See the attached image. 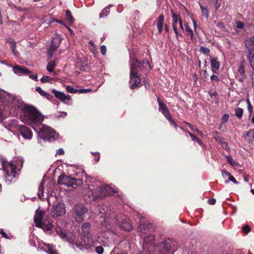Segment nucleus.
<instances>
[{"label": "nucleus", "mask_w": 254, "mask_h": 254, "mask_svg": "<svg viewBox=\"0 0 254 254\" xmlns=\"http://www.w3.org/2000/svg\"><path fill=\"white\" fill-rule=\"evenodd\" d=\"M84 190L89 196H93V199H97L98 193H99V197H102L107 195H113L117 192L115 189L108 185H104L96 188L93 185H89Z\"/></svg>", "instance_id": "obj_1"}, {"label": "nucleus", "mask_w": 254, "mask_h": 254, "mask_svg": "<svg viewBox=\"0 0 254 254\" xmlns=\"http://www.w3.org/2000/svg\"><path fill=\"white\" fill-rule=\"evenodd\" d=\"M24 117L22 121L26 124H40L44 120L43 116L33 106L25 108Z\"/></svg>", "instance_id": "obj_2"}, {"label": "nucleus", "mask_w": 254, "mask_h": 254, "mask_svg": "<svg viewBox=\"0 0 254 254\" xmlns=\"http://www.w3.org/2000/svg\"><path fill=\"white\" fill-rule=\"evenodd\" d=\"M142 65L143 63L137 60H134L131 62L129 84L130 88L132 89L138 87L140 84V78L138 74V72L141 69Z\"/></svg>", "instance_id": "obj_3"}, {"label": "nucleus", "mask_w": 254, "mask_h": 254, "mask_svg": "<svg viewBox=\"0 0 254 254\" xmlns=\"http://www.w3.org/2000/svg\"><path fill=\"white\" fill-rule=\"evenodd\" d=\"M45 212L44 210L38 209L35 212L34 216V222L36 226L38 227L41 228L45 231H51L54 227V225L50 219H45Z\"/></svg>", "instance_id": "obj_4"}, {"label": "nucleus", "mask_w": 254, "mask_h": 254, "mask_svg": "<svg viewBox=\"0 0 254 254\" xmlns=\"http://www.w3.org/2000/svg\"><path fill=\"white\" fill-rule=\"evenodd\" d=\"M4 98L5 101V107L7 108L9 110L14 111L16 108H22L23 102L22 100L14 95H11L9 93H6L4 96H1Z\"/></svg>", "instance_id": "obj_5"}, {"label": "nucleus", "mask_w": 254, "mask_h": 254, "mask_svg": "<svg viewBox=\"0 0 254 254\" xmlns=\"http://www.w3.org/2000/svg\"><path fill=\"white\" fill-rule=\"evenodd\" d=\"M58 183L68 187L74 188L75 186H80L82 184V181L81 179H75L74 178L62 174L59 176Z\"/></svg>", "instance_id": "obj_6"}, {"label": "nucleus", "mask_w": 254, "mask_h": 254, "mask_svg": "<svg viewBox=\"0 0 254 254\" xmlns=\"http://www.w3.org/2000/svg\"><path fill=\"white\" fill-rule=\"evenodd\" d=\"M39 136L44 140L53 141L58 137L56 131L49 126L43 125L42 128L38 132Z\"/></svg>", "instance_id": "obj_7"}, {"label": "nucleus", "mask_w": 254, "mask_h": 254, "mask_svg": "<svg viewBox=\"0 0 254 254\" xmlns=\"http://www.w3.org/2000/svg\"><path fill=\"white\" fill-rule=\"evenodd\" d=\"M87 211V209L83 204H77L73 208V217L76 221L82 222L85 218V215Z\"/></svg>", "instance_id": "obj_8"}, {"label": "nucleus", "mask_w": 254, "mask_h": 254, "mask_svg": "<svg viewBox=\"0 0 254 254\" xmlns=\"http://www.w3.org/2000/svg\"><path fill=\"white\" fill-rule=\"evenodd\" d=\"M1 163L2 168L5 173V177L12 176L15 177L16 176V165L13 161L8 162L6 160L1 159Z\"/></svg>", "instance_id": "obj_9"}, {"label": "nucleus", "mask_w": 254, "mask_h": 254, "mask_svg": "<svg viewBox=\"0 0 254 254\" xmlns=\"http://www.w3.org/2000/svg\"><path fill=\"white\" fill-rule=\"evenodd\" d=\"M116 225L121 229L125 231H130L132 227L130 220L126 215L118 216L116 220Z\"/></svg>", "instance_id": "obj_10"}, {"label": "nucleus", "mask_w": 254, "mask_h": 254, "mask_svg": "<svg viewBox=\"0 0 254 254\" xmlns=\"http://www.w3.org/2000/svg\"><path fill=\"white\" fill-rule=\"evenodd\" d=\"M154 240L155 237L152 235H150L144 238L142 246L144 251L152 253L155 251Z\"/></svg>", "instance_id": "obj_11"}, {"label": "nucleus", "mask_w": 254, "mask_h": 254, "mask_svg": "<svg viewBox=\"0 0 254 254\" xmlns=\"http://www.w3.org/2000/svg\"><path fill=\"white\" fill-rule=\"evenodd\" d=\"M175 249L172 247L170 240L164 241L162 244V248L160 254H173Z\"/></svg>", "instance_id": "obj_12"}, {"label": "nucleus", "mask_w": 254, "mask_h": 254, "mask_svg": "<svg viewBox=\"0 0 254 254\" xmlns=\"http://www.w3.org/2000/svg\"><path fill=\"white\" fill-rule=\"evenodd\" d=\"M65 212V211L64 204L58 203L53 208L51 214L53 217H56L64 215Z\"/></svg>", "instance_id": "obj_13"}, {"label": "nucleus", "mask_w": 254, "mask_h": 254, "mask_svg": "<svg viewBox=\"0 0 254 254\" xmlns=\"http://www.w3.org/2000/svg\"><path fill=\"white\" fill-rule=\"evenodd\" d=\"M19 130L22 136L26 139H31L32 133L30 129L26 126H20L18 127Z\"/></svg>", "instance_id": "obj_14"}, {"label": "nucleus", "mask_w": 254, "mask_h": 254, "mask_svg": "<svg viewBox=\"0 0 254 254\" xmlns=\"http://www.w3.org/2000/svg\"><path fill=\"white\" fill-rule=\"evenodd\" d=\"M12 67L13 72L19 75H29L31 73V71L27 68L20 65H15Z\"/></svg>", "instance_id": "obj_15"}, {"label": "nucleus", "mask_w": 254, "mask_h": 254, "mask_svg": "<svg viewBox=\"0 0 254 254\" xmlns=\"http://www.w3.org/2000/svg\"><path fill=\"white\" fill-rule=\"evenodd\" d=\"M52 92L54 94L55 97L60 100L62 102H64L65 101H69L71 99L70 96L68 95H65L63 92L58 91L56 89H53Z\"/></svg>", "instance_id": "obj_16"}, {"label": "nucleus", "mask_w": 254, "mask_h": 254, "mask_svg": "<svg viewBox=\"0 0 254 254\" xmlns=\"http://www.w3.org/2000/svg\"><path fill=\"white\" fill-rule=\"evenodd\" d=\"M158 102L159 104V111L163 114L166 118L171 116L166 105L159 99H158Z\"/></svg>", "instance_id": "obj_17"}, {"label": "nucleus", "mask_w": 254, "mask_h": 254, "mask_svg": "<svg viewBox=\"0 0 254 254\" xmlns=\"http://www.w3.org/2000/svg\"><path fill=\"white\" fill-rule=\"evenodd\" d=\"M210 66L212 72L214 73H217L219 69L220 64L217 58H213L210 60Z\"/></svg>", "instance_id": "obj_18"}, {"label": "nucleus", "mask_w": 254, "mask_h": 254, "mask_svg": "<svg viewBox=\"0 0 254 254\" xmlns=\"http://www.w3.org/2000/svg\"><path fill=\"white\" fill-rule=\"evenodd\" d=\"M17 121L16 120H9L6 122L4 126L5 128H7L10 131H12V129L18 128L17 126Z\"/></svg>", "instance_id": "obj_19"}, {"label": "nucleus", "mask_w": 254, "mask_h": 254, "mask_svg": "<svg viewBox=\"0 0 254 254\" xmlns=\"http://www.w3.org/2000/svg\"><path fill=\"white\" fill-rule=\"evenodd\" d=\"M90 227V223L87 222L84 223L81 226L79 232L84 236H87L88 237V235L89 234Z\"/></svg>", "instance_id": "obj_20"}, {"label": "nucleus", "mask_w": 254, "mask_h": 254, "mask_svg": "<svg viewBox=\"0 0 254 254\" xmlns=\"http://www.w3.org/2000/svg\"><path fill=\"white\" fill-rule=\"evenodd\" d=\"M245 137L249 142L254 144V129H252L248 131Z\"/></svg>", "instance_id": "obj_21"}, {"label": "nucleus", "mask_w": 254, "mask_h": 254, "mask_svg": "<svg viewBox=\"0 0 254 254\" xmlns=\"http://www.w3.org/2000/svg\"><path fill=\"white\" fill-rule=\"evenodd\" d=\"M164 22V16L163 15H160L158 19L157 22V27L158 30V33H161L163 29V24Z\"/></svg>", "instance_id": "obj_22"}, {"label": "nucleus", "mask_w": 254, "mask_h": 254, "mask_svg": "<svg viewBox=\"0 0 254 254\" xmlns=\"http://www.w3.org/2000/svg\"><path fill=\"white\" fill-rule=\"evenodd\" d=\"M45 248H44L45 251L49 254H58L57 251L55 250L53 246L49 244H44Z\"/></svg>", "instance_id": "obj_23"}, {"label": "nucleus", "mask_w": 254, "mask_h": 254, "mask_svg": "<svg viewBox=\"0 0 254 254\" xmlns=\"http://www.w3.org/2000/svg\"><path fill=\"white\" fill-rule=\"evenodd\" d=\"M248 59L252 67L254 66V49L251 48L248 51Z\"/></svg>", "instance_id": "obj_24"}, {"label": "nucleus", "mask_w": 254, "mask_h": 254, "mask_svg": "<svg viewBox=\"0 0 254 254\" xmlns=\"http://www.w3.org/2000/svg\"><path fill=\"white\" fill-rule=\"evenodd\" d=\"M5 101H4V98L2 97H0V122L3 120V108H5Z\"/></svg>", "instance_id": "obj_25"}, {"label": "nucleus", "mask_w": 254, "mask_h": 254, "mask_svg": "<svg viewBox=\"0 0 254 254\" xmlns=\"http://www.w3.org/2000/svg\"><path fill=\"white\" fill-rule=\"evenodd\" d=\"M245 45L248 51L251 49V48L254 49V37L252 38L246 40L245 41Z\"/></svg>", "instance_id": "obj_26"}, {"label": "nucleus", "mask_w": 254, "mask_h": 254, "mask_svg": "<svg viewBox=\"0 0 254 254\" xmlns=\"http://www.w3.org/2000/svg\"><path fill=\"white\" fill-rule=\"evenodd\" d=\"M36 91L38 92L41 96L45 97L47 99H50V95L46 92L45 91L43 90L42 88L40 87H36Z\"/></svg>", "instance_id": "obj_27"}, {"label": "nucleus", "mask_w": 254, "mask_h": 254, "mask_svg": "<svg viewBox=\"0 0 254 254\" xmlns=\"http://www.w3.org/2000/svg\"><path fill=\"white\" fill-rule=\"evenodd\" d=\"M112 6V5H110L108 7H105L100 13V17L102 18L107 16L110 13L109 8Z\"/></svg>", "instance_id": "obj_28"}, {"label": "nucleus", "mask_w": 254, "mask_h": 254, "mask_svg": "<svg viewBox=\"0 0 254 254\" xmlns=\"http://www.w3.org/2000/svg\"><path fill=\"white\" fill-rule=\"evenodd\" d=\"M185 28H185V32H186V34L188 36H190V38L191 39H192L193 37V33L192 30L190 28L188 23L185 24Z\"/></svg>", "instance_id": "obj_29"}, {"label": "nucleus", "mask_w": 254, "mask_h": 254, "mask_svg": "<svg viewBox=\"0 0 254 254\" xmlns=\"http://www.w3.org/2000/svg\"><path fill=\"white\" fill-rule=\"evenodd\" d=\"M66 14V19L68 24L70 25L73 23V19L71 16L70 11L68 10H66L65 11Z\"/></svg>", "instance_id": "obj_30"}, {"label": "nucleus", "mask_w": 254, "mask_h": 254, "mask_svg": "<svg viewBox=\"0 0 254 254\" xmlns=\"http://www.w3.org/2000/svg\"><path fill=\"white\" fill-rule=\"evenodd\" d=\"M171 13H172V17L173 21V27L174 25H177L178 22H179V19H181L179 18L178 15L173 12V10H171Z\"/></svg>", "instance_id": "obj_31"}, {"label": "nucleus", "mask_w": 254, "mask_h": 254, "mask_svg": "<svg viewBox=\"0 0 254 254\" xmlns=\"http://www.w3.org/2000/svg\"><path fill=\"white\" fill-rule=\"evenodd\" d=\"M199 5L201 10L202 15L207 18L209 17L208 10L207 8L206 7L203 6L200 4Z\"/></svg>", "instance_id": "obj_32"}, {"label": "nucleus", "mask_w": 254, "mask_h": 254, "mask_svg": "<svg viewBox=\"0 0 254 254\" xmlns=\"http://www.w3.org/2000/svg\"><path fill=\"white\" fill-rule=\"evenodd\" d=\"M56 66L55 62L54 61L49 62L47 66V69L49 72H52Z\"/></svg>", "instance_id": "obj_33"}, {"label": "nucleus", "mask_w": 254, "mask_h": 254, "mask_svg": "<svg viewBox=\"0 0 254 254\" xmlns=\"http://www.w3.org/2000/svg\"><path fill=\"white\" fill-rule=\"evenodd\" d=\"M148 229L147 226L145 223H141L138 228V231L145 233Z\"/></svg>", "instance_id": "obj_34"}, {"label": "nucleus", "mask_w": 254, "mask_h": 254, "mask_svg": "<svg viewBox=\"0 0 254 254\" xmlns=\"http://www.w3.org/2000/svg\"><path fill=\"white\" fill-rule=\"evenodd\" d=\"M235 115L239 118L241 119L243 114V109L241 108H237L235 109Z\"/></svg>", "instance_id": "obj_35"}, {"label": "nucleus", "mask_w": 254, "mask_h": 254, "mask_svg": "<svg viewBox=\"0 0 254 254\" xmlns=\"http://www.w3.org/2000/svg\"><path fill=\"white\" fill-rule=\"evenodd\" d=\"M10 43L11 44V46H10V48L12 50L13 54L16 57L18 56V52L15 49V48H16V44H15V43L13 41H12V42H10Z\"/></svg>", "instance_id": "obj_36"}, {"label": "nucleus", "mask_w": 254, "mask_h": 254, "mask_svg": "<svg viewBox=\"0 0 254 254\" xmlns=\"http://www.w3.org/2000/svg\"><path fill=\"white\" fill-rule=\"evenodd\" d=\"M212 136L218 142H221L222 138L219 135L218 132L215 131L212 132Z\"/></svg>", "instance_id": "obj_37"}, {"label": "nucleus", "mask_w": 254, "mask_h": 254, "mask_svg": "<svg viewBox=\"0 0 254 254\" xmlns=\"http://www.w3.org/2000/svg\"><path fill=\"white\" fill-rule=\"evenodd\" d=\"M56 231L62 239H64L66 238L67 236L65 230L59 229V230L56 229Z\"/></svg>", "instance_id": "obj_38"}, {"label": "nucleus", "mask_w": 254, "mask_h": 254, "mask_svg": "<svg viewBox=\"0 0 254 254\" xmlns=\"http://www.w3.org/2000/svg\"><path fill=\"white\" fill-rule=\"evenodd\" d=\"M59 44L58 43H55L54 41H53L50 45V49H51L54 51H56L57 49L59 47Z\"/></svg>", "instance_id": "obj_39"}, {"label": "nucleus", "mask_w": 254, "mask_h": 254, "mask_svg": "<svg viewBox=\"0 0 254 254\" xmlns=\"http://www.w3.org/2000/svg\"><path fill=\"white\" fill-rule=\"evenodd\" d=\"M66 90L67 92L71 93H76L77 92V90L74 89L71 86H67Z\"/></svg>", "instance_id": "obj_40"}, {"label": "nucleus", "mask_w": 254, "mask_h": 254, "mask_svg": "<svg viewBox=\"0 0 254 254\" xmlns=\"http://www.w3.org/2000/svg\"><path fill=\"white\" fill-rule=\"evenodd\" d=\"M226 158L227 160L228 163L232 166H235L236 165V162L230 156H227Z\"/></svg>", "instance_id": "obj_41"}, {"label": "nucleus", "mask_w": 254, "mask_h": 254, "mask_svg": "<svg viewBox=\"0 0 254 254\" xmlns=\"http://www.w3.org/2000/svg\"><path fill=\"white\" fill-rule=\"evenodd\" d=\"M52 78L47 75H44L41 79V81L42 83H47L49 82Z\"/></svg>", "instance_id": "obj_42"}, {"label": "nucleus", "mask_w": 254, "mask_h": 254, "mask_svg": "<svg viewBox=\"0 0 254 254\" xmlns=\"http://www.w3.org/2000/svg\"><path fill=\"white\" fill-rule=\"evenodd\" d=\"M166 119L168 120V121L169 122L170 124L171 125L174 126L176 127H178V125L175 123L174 121L172 119L171 115L169 117H167Z\"/></svg>", "instance_id": "obj_43"}, {"label": "nucleus", "mask_w": 254, "mask_h": 254, "mask_svg": "<svg viewBox=\"0 0 254 254\" xmlns=\"http://www.w3.org/2000/svg\"><path fill=\"white\" fill-rule=\"evenodd\" d=\"M214 4L216 10H217L221 6V0H215L214 1Z\"/></svg>", "instance_id": "obj_44"}, {"label": "nucleus", "mask_w": 254, "mask_h": 254, "mask_svg": "<svg viewBox=\"0 0 254 254\" xmlns=\"http://www.w3.org/2000/svg\"><path fill=\"white\" fill-rule=\"evenodd\" d=\"M242 231L245 233H248L250 231V227L248 225L244 226L242 228Z\"/></svg>", "instance_id": "obj_45"}, {"label": "nucleus", "mask_w": 254, "mask_h": 254, "mask_svg": "<svg viewBox=\"0 0 254 254\" xmlns=\"http://www.w3.org/2000/svg\"><path fill=\"white\" fill-rule=\"evenodd\" d=\"M104 251L103 248L101 246H98L96 247V252L98 254H103Z\"/></svg>", "instance_id": "obj_46"}, {"label": "nucleus", "mask_w": 254, "mask_h": 254, "mask_svg": "<svg viewBox=\"0 0 254 254\" xmlns=\"http://www.w3.org/2000/svg\"><path fill=\"white\" fill-rule=\"evenodd\" d=\"M39 191L38 192V195L40 198H42L43 196V188L42 185L40 186L39 188Z\"/></svg>", "instance_id": "obj_47"}, {"label": "nucleus", "mask_w": 254, "mask_h": 254, "mask_svg": "<svg viewBox=\"0 0 254 254\" xmlns=\"http://www.w3.org/2000/svg\"><path fill=\"white\" fill-rule=\"evenodd\" d=\"M229 116L227 114H225L222 118L221 123L224 124L228 121Z\"/></svg>", "instance_id": "obj_48"}, {"label": "nucleus", "mask_w": 254, "mask_h": 254, "mask_svg": "<svg viewBox=\"0 0 254 254\" xmlns=\"http://www.w3.org/2000/svg\"><path fill=\"white\" fill-rule=\"evenodd\" d=\"M55 51L49 49L48 50V59H51L53 57V54Z\"/></svg>", "instance_id": "obj_49"}, {"label": "nucleus", "mask_w": 254, "mask_h": 254, "mask_svg": "<svg viewBox=\"0 0 254 254\" xmlns=\"http://www.w3.org/2000/svg\"><path fill=\"white\" fill-rule=\"evenodd\" d=\"M222 175L223 176V177H228V178H229L230 176L232 175L229 172H228L226 170H222Z\"/></svg>", "instance_id": "obj_50"}, {"label": "nucleus", "mask_w": 254, "mask_h": 254, "mask_svg": "<svg viewBox=\"0 0 254 254\" xmlns=\"http://www.w3.org/2000/svg\"><path fill=\"white\" fill-rule=\"evenodd\" d=\"M200 51L205 54H208L210 52L209 50L207 48L203 47H200Z\"/></svg>", "instance_id": "obj_51"}, {"label": "nucleus", "mask_w": 254, "mask_h": 254, "mask_svg": "<svg viewBox=\"0 0 254 254\" xmlns=\"http://www.w3.org/2000/svg\"><path fill=\"white\" fill-rule=\"evenodd\" d=\"M177 25H174L173 26V30L176 34V35L177 37H178L179 36H182L181 34H180L178 31V29H177Z\"/></svg>", "instance_id": "obj_52"}, {"label": "nucleus", "mask_w": 254, "mask_h": 254, "mask_svg": "<svg viewBox=\"0 0 254 254\" xmlns=\"http://www.w3.org/2000/svg\"><path fill=\"white\" fill-rule=\"evenodd\" d=\"M244 25L243 22L237 21L236 23V26L238 28L241 29L244 27Z\"/></svg>", "instance_id": "obj_53"}, {"label": "nucleus", "mask_w": 254, "mask_h": 254, "mask_svg": "<svg viewBox=\"0 0 254 254\" xmlns=\"http://www.w3.org/2000/svg\"><path fill=\"white\" fill-rule=\"evenodd\" d=\"M101 52L102 55H105L106 53V47L105 46H102L101 47Z\"/></svg>", "instance_id": "obj_54"}, {"label": "nucleus", "mask_w": 254, "mask_h": 254, "mask_svg": "<svg viewBox=\"0 0 254 254\" xmlns=\"http://www.w3.org/2000/svg\"><path fill=\"white\" fill-rule=\"evenodd\" d=\"M229 179L230 180V181L232 182L234 184H235L236 185L238 184V182L236 181V180L234 178V177L232 175L230 176V177L229 178Z\"/></svg>", "instance_id": "obj_55"}, {"label": "nucleus", "mask_w": 254, "mask_h": 254, "mask_svg": "<svg viewBox=\"0 0 254 254\" xmlns=\"http://www.w3.org/2000/svg\"><path fill=\"white\" fill-rule=\"evenodd\" d=\"M210 79L212 80H215L217 82L219 81V78H218V77L214 74L211 76Z\"/></svg>", "instance_id": "obj_56"}, {"label": "nucleus", "mask_w": 254, "mask_h": 254, "mask_svg": "<svg viewBox=\"0 0 254 254\" xmlns=\"http://www.w3.org/2000/svg\"><path fill=\"white\" fill-rule=\"evenodd\" d=\"M64 154V151L62 148L58 149L56 152V155H63Z\"/></svg>", "instance_id": "obj_57"}, {"label": "nucleus", "mask_w": 254, "mask_h": 254, "mask_svg": "<svg viewBox=\"0 0 254 254\" xmlns=\"http://www.w3.org/2000/svg\"><path fill=\"white\" fill-rule=\"evenodd\" d=\"M187 132L188 133H189V134L190 135V137H191V138L192 139V140H195L197 138L195 135H194L193 134L190 133V131H187Z\"/></svg>", "instance_id": "obj_58"}, {"label": "nucleus", "mask_w": 254, "mask_h": 254, "mask_svg": "<svg viewBox=\"0 0 254 254\" xmlns=\"http://www.w3.org/2000/svg\"><path fill=\"white\" fill-rule=\"evenodd\" d=\"M216 203V200L214 198L209 199L208 200V203L211 205H213Z\"/></svg>", "instance_id": "obj_59"}, {"label": "nucleus", "mask_w": 254, "mask_h": 254, "mask_svg": "<svg viewBox=\"0 0 254 254\" xmlns=\"http://www.w3.org/2000/svg\"><path fill=\"white\" fill-rule=\"evenodd\" d=\"M29 76L31 79L33 80H35L36 81L38 80V76L37 74H35L34 75H30Z\"/></svg>", "instance_id": "obj_60"}, {"label": "nucleus", "mask_w": 254, "mask_h": 254, "mask_svg": "<svg viewBox=\"0 0 254 254\" xmlns=\"http://www.w3.org/2000/svg\"><path fill=\"white\" fill-rule=\"evenodd\" d=\"M248 109L250 113V114H252L253 112V107L252 106V105H248Z\"/></svg>", "instance_id": "obj_61"}, {"label": "nucleus", "mask_w": 254, "mask_h": 254, "mask_svg": "<svg viewBox=\"0 0 254 254\" xmlns=\"http://www.w3.org/2000/svg\"><path fill=\"white\" fill-rule=\"evenodd\" d=\"M90 91H91V90L89 89H82L79 90V92L81 93H87V92H89Z\"/></svg>", "instance_id": "obj_62"}, {"label": "nucleus", "mask_w": 254, "mask_h": 254, "mask_svg": "<svg viewBox=\"0 0 254 254\" xmlns=\"http://www.w3.org/2000/svg\"><path fill=\"white\" fill-rule=\"evenodd\" d=\"M67 116V113L65 112H62L60 113V115H57L58 118H60L61 117H66Z\"/></svg>", "instance_id": "obj_63"}, {"label": "nucleus", "mask_w": 254, "mask_h": 254, "mask_svg": "<svg viewBox=\"0 0 254 254\" xmlns=\"http://www.w3.org/2000/svg\"><path fill=\"white\" fill-rule=\"evenodd\" d=\"M222 140H223V139H222ZM220 142L221 143V145H222V146L223 148H227L228 144H227V143L226 142L223 141V140H222V141Z\"/></svg>", "instance_id": "obj_64"}]
</instances>
